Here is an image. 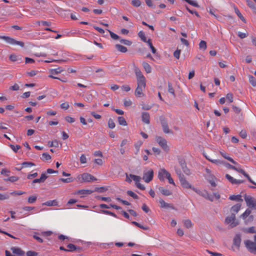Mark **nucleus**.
Segmentation results:
<instances>
[{"instance_id":"f257e3e1","label":"nucleus","mask_w":256,"mask_h":256,"mask_svg":"<svg viewBox=\"0 0 256 256\" xmlns=\"http://www.w3.org/2000/svg\"><path fill=\"white\" fill-rule=\"evenodd\" d=\"M135 73L136 76L137 86H140V87H146V78L142 72L139 70V69H136Z\"/></svg>"},{"instance_id":"f03ea898","label":"nucleus","mask_w":256,"mask_h":256,"mask_svg":"<svg viewBox=\"0 0 256 256\" xmlns=\"http://www.w3.org/2000/svg\"><path fill=\"white\" fill-rule=\"evenodd\" d=\"M254 240L252 242L250 240H246L244 242V244L250 252L256 254V235L254 236Z\"/></svg>"},{"instance_id":"7ed1b4c3","label":"nucleus","mask_w":256,"mask_h":256,"mask_svg":"<svg viewBox=\"0 0 256 256\" xmlns=\"http://www.w3.org/2000/svg\"><path fill=\"white\" fill-rule=\"evenodd\" d=\"M0 38L4 40L6 42L12 45H18L22 48L24 47V44L22 42L18 41L8 36H0Z\"/></svg>"},{"instance_id":"20e7f679","label":"nucleus","mask_w":256,"mask_h":256,"mask_svg":"<svg viewBox=\"0 0 256 256\" xmlns=\"http://www.w3.org/2000/svg\"><path fill=\"white\" fill-rule=\"evenodd\" d=\"M246 206L252 210H256V200L252 196L246 194L244 196Z\"/></svg>"},{"instance_id":"39448f33","label":"nucleus","mask_w":256,"mask_h":256,"mask_svg":"<svg viewBox=\"0 0 256 256\" xmlns=\"http://www.w3.org/2000/svg\"><path fill=\"white\" fill-rule=\"evenodd\" d=\"M156 140L158 145L163 149L165 152H168L170 150L169 147L167 144V140L163 137L160 136H156Z\"/></svg>"},{"instance_id":"423d86ee","label":"nucleus","mask_w":256,"mask_h":256,"mask_svg":"<svg viewBox=\"0 0 256 256\" xmlns=\"http://www.w3.org/2000/svg\"><path fill=\"white\" fill-rule=\"evenodd\" d=\"M225 223L231 228H234L238 224V222L236 220L234 214H231L230 216L226 218Z\"/></svg>"},{"instance_id":"0eeeda50","label":"nucleus","mask_w":256,"mask_h":256,"mask_svg":"<svg viewBox=\"0 0 256 256\" xmlns=\"http://www.w3.org/2000/svg\"><path fill=\"white\" fill-rule=\"evenodd\" d=\"M78 180L80 182H90L92 180H95L96 178L92 175L88 173H84L78 176Z\"/></svg>"},{"instance_id":"6e6552de","label":"nucleus","mask_w":256,"mask_h":256,"mask_svg":"<svg viewBox=\"0 0 256 256\" xmlns=\"http://www.w3.org/2000/svg\"><path fill=\"white\" fill-rule=\"evenodd\" d=\"M154 177V171L152 169H150L148 170H144L143 174L142 179L144 181L148 183Z\"/></svg>"},{"instance_id":"1a4fd4ad","label":"nucleus","mask_w":256,"mask_h":256,"mask_svg":"<svg viewBox=\"0 0 256 256\" xmlns=\"http://www.w3.org/2000/svg\"><path fill=\"white\" fill-rule=\"evenodd\" d=\"M234 170L240 172V173H241L246 178H247V179L248 180V181L251 182L252 184H254L256 186V183L253 181L252 178H250V176H249V175L248 174H247L244 170H243L242 168H239V167H236V169H234Z\"/></svg>"},{"instance_id":"9d476101","label":"nucleus","mask_w":256,"mask_h":256,"mask_svg":"<svg viewBox=\"0 0 256 256\" xmlns=\"http://www.w3.org/2000/svg\"><path fill=\"white\" fill-rule=\"evenodd\" d=\"M180 184L183 188H190L192 189L193 186L190 184L188 181H187L185 178V177H183L182 178L179 180Z\"/></svg>"},{"instance_id":"9b49d317","label":"nucleus","mask_w":256,"mask_h":256,"mask_svg":"<svg viewBox=\"0 0 256 256\" xmlns=\"http://www.w3.org/2000/svg\"><path fill=\"white\" fill-rule=\"evenodd\" d=\"M169 172L164 168H161L159 170L158 172V178L160 181L164 182V178H166V173Z\"/></svg>"},{"instance_id":"f8f14e48","label":"nucleus","mask_w":256,"mask_h":256,"mask_svg":"<svg viewBox=\"0 0 256 256\" xmlns=\"http://www.w3.org/2000/svg\"><path fill=\"white\" fill-rule=\"evenodd\" d=\"M161 124L164 133L172 134V132L169 129L168 124L165 120H161Z\"/></svg>"},{"instance_id":"ddd939ff","label":"nucleus","mask_w":256,"mask_h":256,"mask_svg":"<svg viewBox=\"0 0 256 256\" xmlns=\"http://www.w3.org/2000/svg\"><path fill=\"white\" fill-rule=\"evenodd\" d=\"M146 87H140V86H137L135 90V96L136 97H142L144 96L143 91L145 90Z\"/></svg>"},{"instance_id":"4468645a","label":"nucleus","mask_w":256,"mask_h":256,"mask_svg":"<svg viewBox=\"0 0 256 256\" xmlns=\"http://www.w3.org/2000/svg\"><path fill=\"white\" fill-rule=\"evenodd\" d=\"M12 252L19 256H24V252L20 248L17 247H12L10 248Z\"/></svg>"},{"instance_id":"2eb2a0df","label":"nucleus","mask_w":256,"mask_h":256,"mask_svg":"<svg viewBox=\"0 0 256 256\" xmlns=\"http://www.w3.org/2000/svg\"><path fill=\"white\" fill-rule=\"evenodd\" d=\"M159 202L160 204V207L162 208H171L174 209V207L172 204H168L166 202L162 199L160 198L159 200Z\"/></svg>"},{"instance_id":"dca6fc26","label":"nucleus","mask_w":256,"mask_h":256,"mask_svg":"<svg viewBox=\"0 0 256 256\" xmlns=\"http://www.w3.org/2000/svg\"><path fill=\"white\" fill-rule=\"evenodd\" d=\"M241 243V236L240 234H236L233 240V244H234L238 247L239 248Z\"/></svg>"},{"instance_id":"f3484780","label":"nucleus","mask_w":256,"mask_h":256,"mask_svg":"<svg viewBox=\"0 0 256 256\" xmlns=\"http://www.w3.org/2000/svg\"><path fill=\"white\" fill-rule=\"evenodd\" d=\"M62 71V69L60 68H57L52 69L50 70V73L51 75H50L49 76L54 79H59L58 77L53 76V74H57Z\"/></svg>"},{"instance_id":"a211bd4d","label":"nucleus","mask_w":256,"mask_h":256,"mask_svg":"<svg viewBox=\"0 0 256 256\" xmlns=\"http://www.w3.org/2000/svg\"><path fill=\"white\" fill-rule=\"evenodd\" d=\"M150 116L148 112H142V121L144 123H145L146 124H149L150 122Z\"/></svg>"},{"instance_id":"6ab92c4d","label":"nucleus","mask_w":256,"mask_h":256,"mask_svg":"<svg viewBox=\"0 0 256 256\" xmlns=\"http://www.w3.org/2000/svg\"><path fill=\"white\" fill-rule=\"evenodd\" d=\"M99 206L102 208H108H108H115L116 210H120L121 209V207H120V206H118L116 205L112 204H110V205L108 206V205L104 204H100Z\"/></svg>"},{"instance_id":"aec40b11","label":"nucleus","mask_w":256,"mask_h":256,"mask_svg":"<svg viewBox=\"0 0 256 256\" xmlns=\"http://www.w3.org/2000/svg\"><path fill=\"white\" fill-rule=\"evenodd\" d=\"M240 207L241 204H237L233 206L230 209L231 214H234V216H236V214L238 212Z\"/></svg>"},{"instance_id":"412c9836","label":"nucleus","mask_w":256,"mask_h":256,"mask_svg":"<svg viewBox=\"0 0 256 256\" xmlns=\"http://www.w3.org/2000/svg\"><path fill=\"white\" fill-rule=\"evenodd\" d=\"M229 199L231 200H234L236 202H242L243 201V200L242 198V196L240 194L230 196Z\"/></svg>"},{"instance_id":"4be33fe9","label":"nucleus","mask_w":256,"mask_h":256,"mask_svg":"<svg viewBox=\"0 0 256 256\" xmlns=\"http://www.w3.org/2000/svg\"><path fill=\"white\" fill-rule=\"evenodd\" d=\"M93 190H78L76 192V194L82 195V196H83L84 195H87L91 194L93 192Z\"/></svg>"},{"instance_id":"5701e85b","label":"nucleus","mask_w":256,"mask_h":256,"mask_svg":"<svg viewBox=\"0 0 256 256\" xmlns=\"http://www.w3.org/2000/svg\"><path fill=\"white\" fill-rule=\"evenodd\" d=\"M204 156L208 160L213 164H216V165H220L223 163L222 162L220 161V160L211 158L208 156L204 155Z\"/></svg>"},{"instance_id":"b1692460","label":"nucleus","mask_w":256,"mask_h":256,"mask_svg":"<svg viewBox=\"0 0 256 256\" xmlns=\"http://www.w3.org/2000/svg\"><path fill=\"white\" fill-rule=\"evenodd\" d=\"M158 189L160 192L164 196H168L172 194V192L170 190L163 187H160Z\"/></svg>"},{"instance_id":"393cba45","label":"nucleus","mask_w":256,"mask_h":256,"mask_svg":"<svg viewBox=\"0 0 256 256\" xmlns=\"http://www.w3.org/2000/svg\"><path fill=\"white\" fill-rule=\"evenodd\" d=\"M46 206H56L58 204V201L56 200H48L42 204Z\"/></svg>"},{"instance_id":"a878e982","label":"nucleus","mask_w":256,"mask_h":256,"mask_svg":"<svg viewBox=\"0 0 256 256\" xmlns=\"http://www.w3.org/2000/svg\"><path fill=\"white\" fill-rule=\"evenodd\" d=\"M142 66L146 73H150L152 72V68L150 66L147 62H144L142 64Z\"/></svg>"},{"instance_id":"bb28decb","label":"nucleus","mask_w":256,"mask_h":256,"mask_svg":"<svg viewBox=\"0 0 256 256\" xmlns=\"http://www.w3.org/2000/svg\"><path fill=\"white\" fill-rule=\"evenodd\" d=\"M234 12H236V14H237V16H238V17L244 22L246 23V20L242 16V15L241 14V13L240 12L239 10L238 9V8L236 6H234Z\"/></svg>"},{"instance_id":"cd10ccee","label":"nucleus","mask_w":256,"mask_h":256,"mask_svg":"<svg viewBox=\"0 0 256 256\" xmlns=\"http://www.w3.org/2000/svg\"><path fill=\"white\" fill-rule=\"evenodd\" d=\"M67 247L68 248V252H74L77 250H80V247H76L75 245L69 244H68Z\"/></svg>"},{"instance_id":"c85d7f7f","label":"nucleus","mask_w":256,"mask_h":256,"mask_svg":"<svg viewBox=\"0 0 256 256\" xmlns=\"http://www.w3.org/2000/svg\"><path fill=\"white\" fill-rule=\"evenodd\" d=\"M22 209L26 211H30V210H34V212H32L30 214H28V215L32 214L34 213H38V212L36 211V208L34 206H26L23 207Z\"/></svg>"},{"instance_id":"c756f323","label":"nucleus","mask_w":256,"mask_h":256,"mask_svg":"<svg viewBox=\"0 0 256 256\" xmlns=\"http://www.w3.org/2000/svg\"><path fill=\"white\" fill-rule=\"evenodd\" d=\"M116 48L119 52H126L127 51V48L126 46L119 44H116Z\"/></svg>"},{"instance_id":"7c9ffc66","label":"nucleus","mask_w":256,"mask_h":256,"mask_svg":"<svg viewBox=\"0 0 256 256\" xmlns=\"http://www.w3.org/2000/svg\"><path fill=\"white\" fill-rule=\"evenodd\" d=\"M146 43L148 44L150 48L152 53L155 54L156 52V50L153 46L151 40L148 39Z\"/></svg>"},{"instance_id":"2f4dec72","label":"nucleus","mask_w":256,"mask_h":256,"mask_svg":"<svg viewBox=\"0 0 256 256\" xmlns=\"http://www.w3.org/2000/svg\"><path fill=\"white\" fill-rule=\"evenodd\" d=\"M132 224H134V226L142 229V230H149V227H148L147 226H142L141 224H140L135 221L132 222Z\"/></svg>"},{"instance_id":"473e14b6","label":"nucleus","mask_w":256,"mask_h":256,"mask_svg":"<svg viewBox=\"0 0 256 256\" xmlns=\"http://www.w3.org/2000/svg\"><path fill=\"white\" fill-rule=\"evenodd\" d=\"M251 210L249 208H248L246 210V211L240 216V217L242 218L244 220H246L248 216H250L251 213Z\"/></svg>"},{"instance_id":"72a5a7b5","label":"nucleus","mask_w":256,"mask_h":256,"mask_svg":"<svg viewBox=\"0 0 256 256\" xmlns=\"http://www.w3.org/2000/svg\"><path fill=\"white\" fill-rule=\"evenodd\" d=\"M183 223H184V226L186 228H189L192 226V222L189 219L184 220Z\"/></svg>"},{"instance_id":"f704fd0d","label":"nucleus","mask_w":256,"mask_h":256,"mask_svg":"<svg viewBox=\"0 0 256 256\" xmlns=\"http://www.w3.org/2000/svg\"><path fill=\"white\" fill-rule=\"evenodd\" d=\"M138 36L142 42H147L148 40H146V36L144 32L142 30L139 32L138 33Z\"/></svg>"},{"instance_id":"c9c22d12","label":"nucleus","mask_w":256,"mask_h":256,"mask_svg":"<svg viewBox=\"0 0 256 256\" xmlns=\"http://www.w3.org/2000/svg\"><path fill=\"white\" fill-rule=\"evenodd\" d=\"M118 124L122 126H126L127 123L125 118L123 116H118Z\"/></svg>"},{"instance_id":"e433bc0d","label":"nucleus","mask_w":256,"mask_h":256,"mask_svg":"<svg viewBox=\"0 0 256 256\" xmlns=\"http://www.w3.org/2000/svg\"><path fill=\"white\" fill-rule=\"evenodd\" d=\"M226 178L232 184H236V179L234 178L228 174H226Z\"/></svg>"},{"instance_id":"4c0bfd02","label":"nucleus","mask_w":256,"mask_h":256,"mask_svg":"<svg viewBox=\"0 0 256 256\" xmlns=\"http://www.w3.org/2000/svg\"><path fill=\"white\" fill-rule=\"evenodd\" d=\"M130 177L135 182L136 184L140 182L141 180V178L140 176H136L132 174H130Z\"/></svg>"},{"instance_id":"58836bf2","label":"nucleus","mask_w":256,"mask_h":256,"mask_svg":"<svg viewBox=\"0 0 256 256\" xmlns=\"http://www.w3.org/2000/svg\"><path fill=\"white\" fill-rule=\"evenodd\" d=\"M22 168H28L35 166V164L32 162H25L22 164Z\"/></svg>"},{"instance_id":"ea45409f","label":"nucleus","mask_w":256,"mask_h":256,"mask_svg":"<svg viewBox=\"0 0 256 256\" xmlns=\"http://www.w3.org/2000/svg\"><path fill=\"white\" fill-rule=\"evenodd\" d=\"M10 198V194L8 192L1 194L0 193V200H4Z\"/></svg>"},{"instance_id":"a19ab883","label":"nucleus","mask_w":256,"mask_h":256,"mask_svg":"<svg viewBox=\"0 0 256 256\" xmlns=\"http://www.w3.org/2000/svg\"><path fill=\"white\" fill-rule=\"evenodd\" d=\"M248 80H249V82H250V84L253 86H256V80L254 76H248Z\"/></svg>"},{"instance_id":"79ce46f5","label":"nucleus","mask_w":256,"mask_h":256,"mask_svg":"<svg viewBox=\"0 0 256 256\" xmlns=\"http://www.w3.org/2000/svg\"><path fill=\"white\" fill-rule=\"evenodd\" d=\"M168 92L171 94L174 97L176 96V94L174 93V90L173 88L172 85L170 83H168Z\"/></svg>"},{"instance_id":"37998d69","label":"nucleus","mask_w":256,"mask_h":256,"mask_svg":"<svg viewBox=\"0 0 256 256\" xmlns=\"http://www.w3.org/2000/svg\"><path fill=\"white\" fill-rule=\"evenodd\" d=\"M41 159L43 160H48L51 159V156L48 154L44 152L42 154Z\"/></svg>"},{"instance_id":"c03bdc74","label":"nucleus","mask_w":256,"mask_h":256,"mask_svg":"<svg viewBox=\"0 0 256 256\" xmlns=\"http://www.w3.org/2000/svg\"><path fill=\"white\" fill-rule=\"evenodd\" d=\"M37 198L36 196H30L28 198V202L29 204H33L35 202Z\"/></svg>"},{"instance_id":"a18cd8bd","label":"nucleus","mask_w":256,"mask_h":256,"mask_svg":"<svg viewBox=\"0 0 256 256\" xmlns=\"http://www.w3.org/2000/svg\"><path fill=\"white\" fill-rule=\"evenodd\" d=\"M246 2L248 6L254 12L256 10V8L253 2L250 0H246Z\"/></svg>"},{"instance_id":"49530a36","label":"nucleus","mask_w":256,"mask_h":256,"mask_svg":"<svg viewBox=\"0 0 256 256\" xmlns=\"http://www.w3.org/2000/svg\"><path fill=\"white\" fill-rule=\"evenodd\" d=\"M176 173L177 174L179 180L184 177V175L182 173L180 170L176 167L174 168Z\"/></svg>"},{"instance_id":"de8ad7c7","label":"nucleus","mask_w":256,"mask_h":256,"mask_svg":"<svg viewBox=\"0 0 256 256\" xmlns=\"http://www.w3.org/2000/svg\"><path fill=\"white\" fill-rule=\"evenodd\" d=\"M166 178L168 180V182L174 186H175V183L173 180V179L171 177L170 174V172H166Z\"/></svg>"},{"instance_id":"09e8293b","label":"nucleus","mask_w":256,"mask_h":256,"mask_svg":"<svg viewBox=\"0 0 256 256\" xmlns=\"http://www.w3.org/2000/svg\"><path fill=\"white\" fill-rule=\"evenodd\" d=\"M199 48L200 49L205 50L206 48V43L204 40H201L199 44Z\"/></svg>"},{"instance_id":"8fccbe9b","label":"nucleus","mask_w":256,"mask_h":256,"mask_svg":"<svg viewBox=\"0 0 256 256\" xmlns=\"http://www.w3.org/2000/svg\"><path fill=\"white\" fill-rule=\"evenodd\" d=\"M107 30L110 32V36L112 39L115 40H119L120 37L118 35H117L116 34H114V32H111L108 30Z\"/></svg>"},{"instance_id":"3c124183","label":"nucleus","mask_w":256,"mask_h":256,"mask_svg":"<svg viewBox=\"0 0 256 256\" xmlns=\"http://www.w3.org/2000/svg\"><path fill=\"white\" fill-rule=\"evenodd\" d=\"M127 194L129 196H132V198H133L134 199H138V196L132 190H128Z\"/></svg>"},{"instance_id":"603ef678","label":"nucleus","mask_w":256,"mask_h":256,"mask_svg":"<svg viewBox=\"0 0 256 256\" xmlns=\"http://www.w3.org/2000/svg\"><path fill=\"white\" fill-rule=\"evenodd\" d=\"M186 2L190 4V5L194 6V7H198V4L196 0H184Z\"/></svg>"},{"instance_id":"864d4df0","label":"nucleus","mask_w":256,"mask_h":256,"mask_svg":"<svg viewBox=\"0 0 256 256\" xmlns=\"http://www.w3.org/2000/svg\"><path fill=\"white\" fill-rule=\"evenodd\" d=\"M101 212L104 214H109L111 216H112L114 218H117V216L116 215L114 214V212H112L109 210H101Z\"/></svg>"},{"instance_id":"5fc2aeb1","label":"nucleus","mask_w":256,"mask_h":256,"mask_svg":"<svg viewBox=\"0 0 256 256\" xmlns=\"http://www.w3.org/2000/svg\"><path fill=\"white\" fill-rule=\"evenodd\" d=\"M108 126L109 128L112 129L114 128L115 127V123L112 118H110L108 120Z\"/></svg>"},{"instance_id":"6e6d98bb","label":"nucleus","mask_w":256,"mask_h":256,"mask_svg":"<svg viewBox=\"0 0 256 256\" xmlns=\"http://www.w3.org/2000/svg\"><path fill=\"white\" fill-rule=\"evenodd\" d=\"M132 4L134 6L138 7L140 6L141 2L140 0H132Z\"/></svg>"},{"instance_id":"4d7b16f0","label":"nucleus","mask_w":256,"mask_h":256,"mask_svg":"<svg viewBox=\"0 0 256 256\" xmlns=\"http://www.w3.org/2000/svg\"><path fill=\"white\" fill-rule=\"evenodd\" d=\"M25 192H22L21 190H18V191H14L12 192H11L10 193H8L10 194V195H12V196H15V195H22L24 194Z\"/></svg>"},{"instance_id":"13d9d810","label":"nucleus","mask_w":256,"mask_h":256,"mask_svg":"<svg viewBox=\"0 0 256 256\" xmlns=\"http://www.w3.org/2000/svg\"><path fill=\"white\" fill-rule=\"evenodd\" d=\"M18 180V177L14 176H12L8 178L4 179V180L10 181V182H14Z\"/></svg>"},{"instance_id":"bf43d9fd","label":"nucleus","mask_w":256,"mask_h":256,"mask_svg":"<svg viewBox=\"0 0 256 256\" xmlns=\"http://www.w3.org/2000/svg\"><path fill=\"white\" fill-rule=\"evenodd\" d=\"M10 146L15 152H16L20 148V146L19 145L14 146L12 144H10Z\"/></svg>"},{"instance_id":"052dcab7","label":"nucleus","mask_w":256,"mask_h":256,"mask_svg":"<svg viewBox=\"0 0 256 256\" xmlns=\"http://www.w3.org/2000/svg\"><path fill=\"white\" fill-rule=\"evenodd\" d=\"M120 42L126 46H130L132 44V42L128 40H125V39H120Z\"/></svg>"},{"instance_id":"680f3d73","label":"nucleus","mask_w":256,"mask_h":256,"mask_svg":"<svg viewBox=\"0 0 256 256\" xmlns=\"http://www.w3.org/2000/svg\"><path fill=\"white\" fill-rule=\"evenodd\" d=\"M60 180L65 182V183H69L73 181V179L72 178H61L60 179Z\"/></svg>"},{"instance_id":"e2e57ef3","label":"nucleus","mask_w":256,"mask_h":256,"mask_svg":"<svg viewBox=\"0 0 256 256\" xmlns=\"http://www.w3.org/2000/svg\"><path fill=\"white\" fill-rule=\"evenodd\" d=\"M26 256H38V253L32 250H29L26 253Z\"/></svg>"},{"instance_id":"0e129e2a","label":"nucleus","mask_w":256,"mask_h":256,"mask_svg":"<svg viewBox=\"0 0 256 256\" xmlns=\"http://www.w3.org/2000/svg\"><path fill=\"white\" fill-rule=\"evenodd\" d=\"M227 100H228L229 102H232L233 101V96L232 94L230 93H228L226 96V98Z\"/></svg>"},{"instance_id":"69168bd1","label":"nucleus","mask_w":256,"mask_h":256,"mask_svg":"<svg viewBox=\"0 0 256 256\" xmlns=\"http://www.w3.org/2000/svg\"><path fill=\"white\" fill-rule=\"evenodd\" d=\"M182 170L184 172L186 175H190V170L187 168L186 165L185 166L182 168Z\"/></svg>"},{"instance_id":"338daca9","label":"nucleus","mask_w":256,"mask_h":256,"mask_svg":"<svg viewBox=\"0 0 256 256\" xmlns=\"http://www.w3.org/2000/svg\"><path fill=\"white\" fill-rule=\"evenodd\" d=\"M178 162L182 168L186 165L185 160L182 158H178Z\"/></svg>"},{"instance_id":"774afa93","label":"nucleus","mask_w":256,"mask_h":256,"mask_svg":"<svg viewBox=\"0 0 256 256\" xmlns=\"http://www.w3.org/2000/svg\"><path fill=\"white\" fill-rule=\"evenodd\" d=\"M60 108L64 110H68L69 108V104L68 102H66L60 104Z\"/></svg>"}]
</instances>
